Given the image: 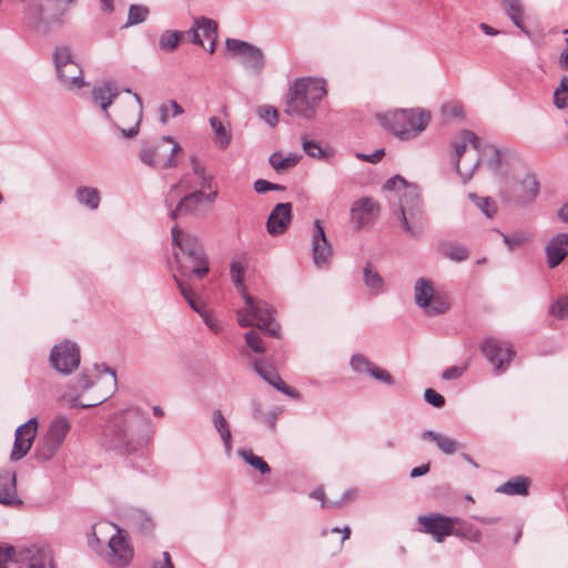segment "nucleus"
I'll use <instances>...</instances> for the list:
<instances>
[{"instance_id":"nucleus-18","label":"nucleus","mask_w":568,"mask_h":568,"mask_svg":"<svg viewBox=\"0 0 568 568\" xmlns=\"http://www.w3.org/2000/svg\"><path fill=\"white\" fill-rule=\"evenodd\" d=\"M191 37V42L195 45L203 47V38L210 42L209 52L212 54L215 51L217 41V22L206 18L197 17L193 20V26L186 31Z\"/></svg>"},{"instance_id":"nucleus-27","label":"nucleus","mask_w":568,"mask_h":568,"mask_svg":"<svg viewBox=\"0 0 568 568\" xmlns=\"http://www.w3.org/2000/svg\"><path fill=\"white\" fill-rule=\"evenodd\" d=\"M17 478L13 471L0 473V503L8 506L21 505L17 494Z\"/></svg>"},{"instance_id":"nucleus-48","label":"nucleus","mask_w":568,"mask_h":568,"mask_svg":"<svg viewBox=\"0 0 568 568\" xmlns=\"http://www.w3.org/2000/svg\"><path fill=\"white\" fill-rule=\"evenodd\" d=\"M237 454L245 463L256 468L261 474L271 473L268 464L262 457L254 455L252 450L239 449Z\"/></svg>"},{"instance_id":"nucleus-12","label":"nucleus","mask_w":568,"mask_h":568,"mask_svg":"<svg viewBox=\"0 0 568 568\" xmlns=\"http://www.w3.org/2000/svg\"><path fill=\"white\" fill-rule=\"evenodd\" d=\"M108 548L104 560L110 566L114 568H125L131 564L134 549L124 529L116 527V532L108 541Z\"/></svg>"},{"instance_id":"nucleus-10","label":"nucleus","mask_w":568,"mask_h":568,"mask_svg":"<svg viewBox=\"0 0 568 568\" xmlns=\"http://www.w3.org/2000/svg\"><path fill=\"white\" fill-rule=\"evenodd\" d=\"M52 60L57 78L63 88L73 91L87 85L83 79V70L75 61L70 47L57 45L53 50Z\"/></svg>"},{"instance_id":"nucleus-55","label":"nucleus","mask_w":568,"mask_h":568,"mask_svg":"<svg viewBox=\"0 0 568 568\" xmlns=\"http://www.w3.org/2000/svg\"><path fill=\"white\" fill-rule=\"evenodd\" d=\"M244 337H245L246 344L253 352L258 353V354L265 353V346L262 342L260 334L256 331L251 329V331L246 332Z\"/></svg>"},{"instance_id":"nucleus-51","label":"nucleus","mask_w":568,"mask_h":568,"mask_svg":"<svg viewBox=\"0 0 568 568\" xmlns=\"http://www.w3.org/2000/svg\"><path fill=\"white\" fill-rule=\"evenodd\" d=\"M449 306L450 304L448 300L445 296L437 294L432 298L428 306L423 310L426 314L436 316L446 313L449 310Z\"/></svg>"},{"instance_id":"nucleus-46","label":"nucleus","mask_w":568,"mask_h":568,"mask_svg":"<svg viewBox=\"0 0 568 568\" xmlns=\"http://www.w3.org/2000/svg\"><path fill=\"white\" fill-rule=\"evenodd\" d=\"M468 199L480 210L483 214L491 219L497 213V205L489 196H479L476 193H469Z\"/></svg>"},{"instance_id":"nucleus-30","label":"nucleus","mask_w":568,"mask_h":568,"mask_svg":"<svg viewBox=\"0 0 568 568\" xmlns=\"http://www.w3.org/2000/svg\"><path fill=\"white\" fill-rule=\"evenodd\" d=\"M254 371L256 374H258L266 383H268L271 386L280 390L281 393L292 397L296 398L298 396V393L286 385L281 376L274 371L271 366H262L260 362L254 363Z\"/></svg>"},{"instance_id":"nucleus-52","label":"nucleus","mask_w":568,"mask_h":568,"mask_svg":"<svg viewBox=\"0 0 568 568\" xmlns=\"http://www.w3.org/2000/svg\"><path fill=\"white\" fill-rule=\"evenodd\" d=\"M149 9L144 6L131 4L128 10V20L125 27L140 24L146 20Z\"/></svg>"},{"instance_id":"nucleus-3","label":"nucleus","mask_w":568,"mask_h":568,"mask_svg":"<svg viewBox=\"0 0 568 568\" xmlns=\"http://www.w3.org/2000/svg\"><path fill=\"white\" fill-rule=\"evenodd\" d=\"M384 189L397 192L398 209L395 215L404 232L412 237H420L426 227V216L418 186L395 175L385 182Z\"/></svg>"},{"instance_id":"nucleus-5","label":"nucleus","mask_w":568,"mask_h":568,"mask_svg":"<svg viewBox=\"0 0 568 568\" xmlns=\"http://www.w3.org/2000/svg\"><path fill=\"white\" fill-rule=\"evenodd\" d=\"M173 258L182 276L197 278L209 273V260L199 237L174 225L171 230Z\"/></svg>"},{"instance_id":"nucleus-26","label":"nucleus","mask_w":568,"mask_h":568,"mask_svg":"<svg viewBox=\"0 0 568 568\" xmlns=\"http://www.w3.org/2000/svg\"><path fill=\"white\" fill-rule=\"evenodd\" d=\"M351 367L356 373H359V374L366 373V374L371 375L372 377H374L375 379L383 382L387 385L394 384V378L386 369L375 366L363 354H355L352 356Z\"/></svg>"},{"instance_id":"nucleus-57","label":"nucleus","mask_w":568,"mask_h":568,"mask_svg":"<svg viewBox=\"0 0 568 568\" xmlns=\"http://www.w3.org/2000/svg\"><path fill=\"white\" fill-rule=\"evenodd\" d=\"M258 116L268 123L271 126H275L278 121V114L275 108L271 105H263L257 109Z\"/></svg>"},{"instance_id":"nucleus-56","label":"nucleus","mask_w":568,"mask_h":568,"mask_svg":"<svg viewBox=\"0 0 568 568\" xmlns=\"http://www.w3.org/2000/svg\"><path fill=\"white\" fill-rule=\"evenodd\" d=\"M302 148H303L304 152L312 158L323 159L326 156V152L315 141H310V140L303 139Z\"/></svg>"},{"instance_id":"nucleus-1","label":"nucleus","mask_w":568,"mask_h":568,"mask_svg":"<svg viewBox=\"0 0 568 568\" xmlns=\"http://www.w3.org/2000/svg\"><path fill=\"white\" fill-rule=\"evenodd\" d=\"M151 420L138 407H130L115 415L108 433L109 447L120 454H131L148 442L144 430L150 428Z\"/></svg>"},{"instance_id":"nucleus-28","label":"nucleus","mask_w":568,"mask_h":568,"mask_svg":"<svg viewBox=\"0 0 568 568\" xmlns=\"http://www.w3.org/2000/svg\"><path fill=\"white\" fill-rule=\"evenodd\" d=\"M91 95L93 103L104 112L108 119H111L108 109L119 95L118 88L111 82H105L100 87H94L91 91Z\"/></svg>"},{"instance_id":"nucleus-15","label":"nucleus","mask_w":568,"mask_h":568,"mask_svg":"<svg viewBox=\"0 0 568 568\" xmlns=\"http://www.w3.org/2000/svg\"><path fill=\"white\" fill-rule=\"evenodd\" d=\"M225 45L253 73L257 74L264 68V54L260 48L239 39H226Z\"/></svg>"},{"instance_id":"nucleus-42","label":"nucleus","mask_w":568,"mask_h":568,"mask_svg":"<svg viewBox=\"0 0 568 568\" xmlns=\"http://www.w3.org/2000/svg\"><path fill=\"white\" fill-rule=\"evenodd\" d=\"M78 202L90 210H97L100 205V192L95 187L82 186L75 192Z\"/></svg>"},{"instance_id":"nucleus-35","label":"nucleus","mask_w":568,"mask_h":568,"mask_svg":"<svg viewBox=\"0 0 568 568\" xmlns=\"http://www.w3.org/2000/svg\"><path fill=\"white\" fill-rule=\"evenodd\" d=\"M420 437L424 440H433L437 445L438 449L445 455H453L459 448L456 440L434 430H425L422 433Z\"/></svg>"},{"instance_id":"nucleus-37","label":"nucleus","mask_w":568,"mask_h":568,"mask_svg":"<svg viewBox=\"0 0 568 568\" xmlns=\"http://www.w3.org/2000/svg\"><path fill=\"white\" fill-rule=\"evenodd\" d=\"M435 296L432 281L420 277L414 286V300L417 306L427 307L432 298Z\"/></svg>"},{"instance_id":"nucleus-2","label":"nucleus","mask_w":568,"mask_h":568,"mask_svg":"<svg viewBox=\"0 0 568 568\" xmlns=\"http://www.w3.org/2000/svg\"><path fill=\"white\" fill-rule=\"evenodd\" d=\"M455 166L457 173L467 183L480 163H486L490 170H497L500 162V152L493 145L481 146L477 135L469 131H462L453 141Z\"/></svg>"},{"instance_id":"nucleus-53","label":"nucleus","mask_w":568,"mask_h":568,"mask_svg":"<svg viewBox=\"0 0 568 568\" xmlns=\"http://www.w3.org/2000/svg\"><path fill=\"white\" fill-rule=\"evenodd\" d=\"M554 104L558 109H565L568 105V77L564 75L559 87L554 92Z\"/></svg>"},{"instance_id":"nucleus-21","label":"nucleus","mask_w":568,"mask_h":568,"mask_svg":"<svg viewBox=\"0 0 568 568\" xmlns=\"http://www.w3.org/2000/svg\"><path fill=\"white\" fill-rule=\"evenodd\" d=\"M379 205L371 197L355 201L351 207V223L355 230H362L372 224L378 216Z\"/></svg>"},{"instance_id":"nucleus-44","label":"nucleus","mask_w":568,"mask_h":568,"mask_svg":"<svg viewBox=\"0 0 568 568\" xmlns=\"http://www.w3.org/2000/svg\"><path fill=\"white\" fill-rule=\"evenodd\" d=\"M301 159L302 156L297 153H290L287 156H282L281 153L275 152L270 156L268 162L275 171L280 172L294 168Z\"/></svg>"},{"instance_id":"nucleus-20","label":"nucleus","mask_w":568,"mask_h":568,"mask_svg":"<svg viewBox=\"0 0 568 568\" xmlns=\"http://www.w3.org/2000/svg\"><path fill=\"white\" fill-rule=\"evenodd\" d=\"M37 428L38 419L36 417L30 418L17 428L10 456L12 460H20L28 454L36 438Z\"/></svg>"},{"instance_id":"nucleus-14","label":"nucleus","mask_w":568,"mask_h":568,"mask_svg":"<svg viewBox=\"0 0 568 568\" xmlns=\"http://www.w3.org/2000/svg\"><path fill=\"white\" fill-rule=\"evenodd\" d=\"M417 521L420 532L432 535L437 542H442L445 537L454 534V526L459 523V519L439 513H430L419 516Z\"/></svg>"},{"instance_id":"nucleus-38","label":"nucleus","mask_w":568,"mask_h":568,"mask_svg":"<svg viewBox=\"0 0 568 568\" xmlns=\"http://www.w3.org/2000/svg\"><path fill=\"white\" fill-rule=\"evenodd\" d=\"M210 125L214 132L215 145L221 150L227 149L232 140L231 130L227 129L217 116L210 118Z\"/></svg>"},{"instance_id":"nucleus-24","label":"nucleus","mask_w":568,"mask_h":568,"mask_svg":"<svg viewBox=\"0 0 568 568\" xmlns=\"http://www.w3.org/2000/svg\"><path fill=\"white\" fill-rule=\"evenodd\" d=\"M292 219V204L291 203H278L271 211L267 222L266 230L271 235L283 234Z\"/></svg>"},{"instance_id":"nucleus-62","label":"nucleus","mask_w":568,"mask_h":568,"mask_svg":"<svg viewBox=\"0 0 568 568\" xmlns=\"http://www.w3.org/2000/svg\"><path fill=\"white\" fill-rule=\"evenodd\" d=\"M310 497L321 501V506L324 508L339 507V503L327 501L325 499V493L322 487H317L311 491Z\"/></svg>"},{"instance_id":"nucleus-61","label":"nucleus","mask_w":568,"mask_h":568,"mask_svg":"<svg viewBox=\"0 0 568 568\" xmlns=\"http://www.w3.org/2000/svg\"><path fill=\"white\" fill-rule=\"evenodd\" d=\"M18 549L8 546H0V568H6L9 561H14Z\"/></svg>"},{"instance_id":"nucleus-43","label":"nucleus","mask_w":568,"mask_h":568,"mask_svg":"<svg viewBox=\"0 0 568 568\" xmlns=\"http://www.w3.org/2000/svg\"><path fill=\"white\" fill-rule=\"evenodd\" d=\"M529 479L525 477H517L514 480H508L500 485L496 490L506 495H520L528 494Z\"/></svg>"},{"instance_id":"nucleus-49","label":"nucleus","mask_w":568,"mask_h":568,"mask_svg":"<svg viewBox=\"0 0 568 568\" xmlns=\"http://www.w3.org/2000/svg\"><path fill=\"white\" fill-rule=\"evenodd\" d=\"M131 519L133 524L138 527V529L148 535L153 531L155 524L150 514L145 510H136L132 514Z\"/></svg>"},{"instance_id":"nucleus-59","label":"nucleus","mask_w":568,"mask_h":568,"mask_svg":"<svg viewBox=\"0 0 568 568\" xmlns=\"http://www.w3.org/2000/svg\"><path fill=\"white\" fill-rule=\"evenodd\" d=\"M424 399L429 405L440 408L445 405V398L443 395L434 390L433 388H427L424 392Z\"/></svg>"},{"instance_id":"nucleus-7","label":"nucleus","mask_w":568,"mask_h":568,"mask_svg":"<svg viewBox=\"0 0 568 568\" xmlns=\"http://www.w3.org/2000/svg\"><path fill=\"white\" fill-rule=\"evenodd\" d=\"M430 121V113L423 109H400L387 113L383 123L396 136L409 140L423 132Z\"/></svg>"},{"instance_id":"nucleus-47","label":"nucleus","mask_w":568,"mask_h":568,"mask_svg":"<svg viewBox=\"0 0 568 568\" xmlns=\"http://www.w3.org/2000/svg\"><path fill=\"white\" fill-rule=\"evenodd\" d=\"M439 250L447 258L456 262L465 261L468 257L467 248L453 242L442 243Z\"/></svg>"},{"instance_id":"nucleus-9","label":"nucleus","mask_w":568,"mask_h":568,"mask_svg":"<svg viewBox=\"0 0 568 568\" xmlns=\"http://www.w3.org/2000/svg\"><path fill=\"white\" fill-rule=\"evenodd\" d=\"M539 193V184L536 176L528 171H520L506 179L500 190L504 201L525 206L531 204Z\"/></svg>"},{"instance_id":"nucleus-50","label":"nucleus","mask_w":568,"mask_h":568,"mask_svg":"<svg viewBox=\"0 0 568 568\" xmlns=\"http://www.w3.org/2000/svg\"><path fill=\"white\" fill-rule=\"evenodd\" d=\"M184 113V109L175 101L170 100L168 103H162L159 106V121L166 124L170 116H179Z\"/></svg>"},{"instance_id":"nucleus-60","label":"nucleus","mask_w":568,"mask_h":568,"mask_svg":"<svg viewBox=\"0 0 568 568\" xmlns=\"http://www.w3.org/2000/svg\"><path fill=\"white\" fill-rule=\"evenodd\" d=\"M207 327L215 334L220 333L222 329L221 322L213 315L209 310H203V313L200 315Z\"/></svg>"},{"instance_id":"nucleus-31","label":"nucleus","mask_w":568,"mask_h":568,"mask_svg":"<svg viewBox=\"0 0 568 568\" xmlns=\"http://www.w3.org/2000/svg\"><path fill=\"white\" fill-rule=\"evenodd\" d=\"M254 371L256 374H258L266 383H268L271 386L280 390L281 393L292 397L296 398L298 396V393L286 385L281 376L274 371L271 366H262L260 362L254 363Z\"/></svg>"},{"instance_id":"nucleus-29","label":"nucleus","mask_w":568,"mask_h":568,"mask_svg":"<svg viewBox=\"0 0 568 568\" xmlns=\"http://www.w3.org/2000/svg\"><path fill=\"white\" fill-rule=\"evenodd\" d=\"M254 371L256 374H258L266 383H268L271 386L280 390L281 393L292 397L296 398L298 396V393L286 385L281 376L274 371L271 366H262L260 362L254 363Z\"/></svg>"},{"instance_id":"nucleus-13","label":"nucleus","mask_w":568,"mask_h":568,"mask_svg":"<svg viewBox=\"0 0 568 568\" xmlns=\"http://www.w3.org/2000/svg\"><path fill=\"white\" fill-rule=\"evenodd\" d=\"M80 348L70 341L54 345L50 353V363L52 367L63 375H69L80 365Z\"/></svg>"},{"instance_id":"nucleus-41","label":"nucleus","mask_w":568,"mask_h":568,"mask_svg":"<svg viewBox=\"0 0 568 568\" xmlns=\"http://www.w3.org/2000/svg\"><path fill=\"white\" fill-rule=\"evenodd\" d=\"M185 36L186 31L165 30L159 38V48L164 52H173Z\"/></svg>"},{"instance_id":"nucleus-25","label":"nucleus","mask_w":568,"mask_h":568,"mask_svg":"<svg viewBox=\"0 0 568 568\" xmlns=\"http://www.w3.org/2000/svg\"><path fill=\"white\" fill-rule=\"evenodd\" d=\"M545 254L547 266L557 267L568 255V233L552 236L545 246Z\"/></svg>"},{"instance_id":"nucleus-39","label":"nucleus","mask_w":568,"mask_h":568,"mask_svg":"<svg viewBox=\"0 0 568 568\" xmlns=\"http://www.w3.org/2000/svg\"><path fill=\"white\" fill-rule=\"evenodd\" d=\"M363 281L374 295L384 292V280L369 263L363 268Z\"/></svg>"},{"instance_id":"nucleus-22","label":"nucleus","mask_w":568,"mask_h":568,"mask_svg":"<svg viewBox=\"0 0 568 568\" xmlns=\"http://www.w3.org/2000/svg\"><path fill=\"white\" fill-rule=\"evenodd\" d=\"M203 200L204 193L202 190H195L185 194L179 199L176 205L166 206L170 219L176 221L196 214L201 209Z\"/></svg>"},{"instance_id":"nucleus-23","label":"nucleus","mask_w":568,"mask_h":568,"mask_svg":"<svg viewBox=\"0 0 568 568\" xmlns=\"http://www.w3.org/2000/svg\"><path fill=\"white\" fill-rule=\"evenodd\" d=\"M136 105H130L121 111L119 120L124 125H130L128 129L119 128L120 134L124 139H131L139 133L140 123L143 114L142 98L138 93H133Z\"/></svg>"},{"instance_id":"nucleus-32","label":"nucleus","mask_w":568,"mask_h":568,"mask_svg":"<svg viewBox=\"0 0 568 568\" xmlns=\"http://www.w3.org/2000/svg\"><path fill=\"white\" fill-rule=\"evenodd\" d=\"M254 371L256 374H258L266 383H268L271 386L280 390L281 393L292 397L296 398L298 396V393L286 385L281 376L274 371L271 366H262L260 362L254 363Z\"/></svg>"},{"instance_id":"nucleus-19","label":"nucleus","mask_w":568,"mask_h":568,"mask_svg":"<svg viewBox=\"0 0 568 568\" xmlns=\"http://www.w3.org/2000/svg\"><path fill=\"white\" fill-rule=\"evenodd\" d=\"M312 255L313 262L318 268L328 266L333 255L332 246L320 220H315L313 225Z\"/></svg>"},{"instance_id":"nucleus-11","label":"nucleus","mask_w":568,"mask_h":568,"mask_svg":"<svg viewBox=\"0 0 568 568\" xmlns=\"http://www.w3.org/2000/svg\"><path fill=\"white\" fill-rule=\"evenodd\" d=\"M71 423L64 416L55 417L47 434L40 439L36 446V457L38 460L48 462L54 457V455L61 448L68 433L70 432Z\"/></svg>"},{"instance_id":"nucleus-54","label":"nucleus","mask_w":568,"mask_h":568,"mask_svg":"<svg viewBox=\"0 0 568 568\" xmlns=\"http://www.w3.org/2000/svg\"><path fill=\"white\" fill-rule=\"evenodd\" d=\"M549 314L559 320L568 317V295L554 301L549 306Z\"/></svg>"},{"instance_id":"nucleus-8","label":"nucleus","mask_w":568,"mask_h":568,"mask_svg":"<svg viewBox=\"0 0 568 568\" xmlns=\"http://www.w3.org/2000/svg\"><path fill=\"white\" fill-rule=\"evenodd\" d=\"M183 153L182 146L170 135H163L153 143L144 144L139 151V158L146 166L164 170L176 168L178 154Z\"/></svg>"},{"instance_id":"nucleus-33","label":"nucleus","mask_w":568,"mask_h":568,"mask_svg":"<svg viewBox=\"0 0 568 568\" xmlns=\"http://www.w3.org/2000/svg\"><path fill=\"white\" fill-rule=\"evenodd\" d=\"M254 371L256 374H258L266 383H268L271 386L280 390L281 393L292 397L296 398L298 396V393L286 385L281 376L274 371L271 366H262L260 362L254 363Z\"/></svg>"},{"instance_id":"nucleus-64","label":"nucleus","mask_w":568,"mask_h":568,"mask_svg":"<svg viewBox=\"0 0 568 568\" xmlns=\"http://www.w3.org/2000/svg\"><path fill=\"white\" fill-rule=\"evenodd\" d=\"M191 162H192L193 173L195 175H197L203 181V185L205 183H207L211 178L206 175L205 168L203 165L199 164L195 156L191 158Z\"/></svg>"},{"instance_id":"nucleus-36","label":"nucleus","mask_w":568,"mask_h":568,"mask_svg":"<svg viewBox=\"0 0 568 568\" xmlns=\"http://www.w3.org/2000/svg\"><path fill=\"white\" fill-rule=\"evenodd\" d=\"M78 0H45L49 19L54 23H63L71 7L75 6Z\"/></svg>"},{"instance_id":"nucleus-40","label":"nucleus","mask_w":568,"mask_h":568,"mask_svg":"<svg viewBox=\"0 0 568 568\" xmlns=\"http://www.w3.org/2000/svg\"><path fill=\"white\" fill-rule=\"evenodd\" d=\"M507 16L523 32L528 33L523 23L524 8L520 0H500Z\"/></svg>"},{"instance_id":"nucleus-58","label":"nucleus","mask_w":568,"mask_h":568,"mask_svg":"<svg viewBox=\"0 0 568 568\" xmlns=\"http://www.w3.org/2000/svg\"><path fill=\"white\" fill-rule=\"evenodd\" d=\"M503 240L508 248L511 251L517 246L526 243L529 240V236L525 233H514L511 235L503 234Z\"/></svg>"},{"instance_id":"nucleus-17","label":"nucleus","mask_w":568,"mask_h":568,"mask_svg":"<svg viewBox=\"0 0 568 568\" xmlns=\"http://www.w3.org/2000/svg\"><path fill=\"white\" fill-rule=\"evenodd\" d=\"M14 562L26 568H55L52 550L47 546H28L19 548Z\"/></svg>"},{"instance_id":"nucleus-45","label":"nucleus","mask_w":568,"mask_h":568,"mask_svg":"<svg viewBox=\"0 0 568 568\" xmlns=\"http://www.w3.org/2000/svg\"><path fill=\"white\" fill-rule=\"evenodd\" d=\"M193 187L192 178L190 174H184L180 181L170 187L169 193L165 196V205L172 206L175 201L180 197L179 191L189 192Z\"/></svg>"},{"instance_id":"nucleus-6","label":"nucleus","mask_w":568,"mask_h":568,"mask_svg":"<svg viewBox=\"0 0 568 568\" xmlns=\"http://www.w3.org/2000/svg\"><path fill=\"white\" fill-rule=\"evenodd\" d=\"M326 93V83L323 79H297L288 89L284 112L291 116L313 119Z\"/></svg>"},{"instance_id":"nucleus-16","label":"nucleus","mask_w":568,"mask_h":568,"mask_svg":"<svg viewBox=\"0 0 568 568\" xmlns=\"http://www.w3.org/2000/svg\"><path fill=\"white\" fill-rule=\"evenodd\" d=\"M480 349L497 372L506 371L515 356V352L507 342L495 337L486 338Z\"/></svg>"},{"instance_id":"nucleus-4","label":"nucleus","mask_w":568,"mask_h":568,"mask_svg":"<svg viewBox=\"0 0 568 568\" xmlns=\"http://www.w3.org/2000/svg\"><path fill=\"white\" fill-rule=\"evenodd\" d=\"M244 266L240 261L230 265V274L236 288L245 301V307L237 311V322L241 327L256 326L271 337L280 336V326L274 323L275 310L265 301L255 300L245 288L243 282Z\"/></svg>"},{"instance_id":"nucleus-63","label":"nucleus","mask_w":568,"mask_h":568,"mask_svg":"<svg viewBox=\"0 0 568 568\" xmlns=\"http://www.w3.org/2000/svg\"><path fill=\"white\" fill-rule=\"evenodd\" d=\"M467 366H450L442 373V377L445 381H452L460 377L466 371Z\"/></svg>"},{"instance_id":"nucleus-34","label":"nucleus","mask_w":568,"mask_h":568,"mask_svg":"<svg viewBox=\"0 0 568 568\" xmlns=\"http://www.w3.org/2000/svg\"><path fill=\"white\" fill-rule=\"evenodd\" d=\"M212 424L224 444L227 456H230L232 452V433L227 420L220 409H215L212 413Z\"/></svg>"}]
</instances>
